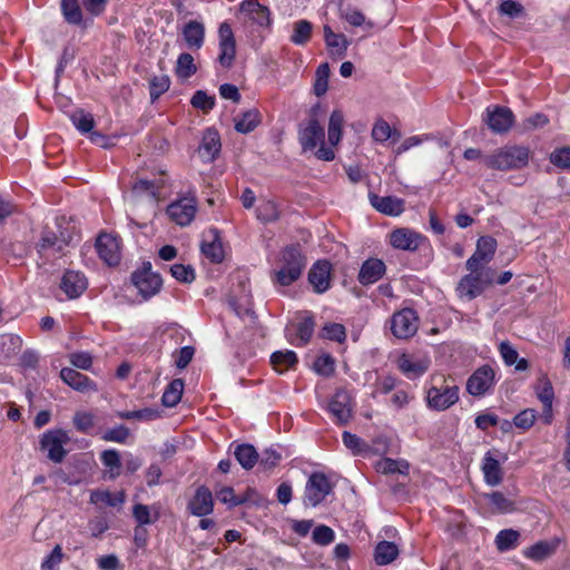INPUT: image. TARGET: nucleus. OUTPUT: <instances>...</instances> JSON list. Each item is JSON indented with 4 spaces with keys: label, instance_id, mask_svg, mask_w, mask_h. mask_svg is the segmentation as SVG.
I'll return each instance as SVG.
<instances>
[{
    "label": "nucleus",
    "instance_id": "obj_1",
    "mask_svg": "<svg viewBox=\"0 0 570 570\" xmlns=\"http://www.w3.org/2000/svg\"><path fill=\"white\" fill-rule=\"evenodd\" d=\"M307 265L301 245L293 244L284 247L276 256L269 278L275 287H287L298 281Z\"/></svg>",
    "mask_w": 570,
    "mask_h": 570
},
{
    "label": "nucleus",
    "instance_id": "obj_2",
    "mask_svg": "<svg viewBox=\"0 0 570 570\" xmlns=\"http://www.w3.org/2000/svg\"><path fill=\"white\" fill-rule=\"evenodd\" d=\"M530 150L528 147L511 145L495 149L484 156L483 163L494 170H515L524 168L529 164Z\"/></svg>",
    "mask_w": 570,
    "mask_h": 570
},
{
    "label": "nucleus",
    "instance_id": "obj_3",
    "mask_svg": "<svg viewBox=\"0 0 570 570\" xmlns=\"http://www.w3.org/2000/svg\"><path fill=\"white\" fill-rule=\"evenodd\" d=\"M325 132L316 118H311L305 126L298 129V141L303 151L315 150L320 144L315 156L325 161H331L335 158V153L331 147L324 145Z\"/></svg>",
    "mask_w": 570,
    "mask_h": 570
},
{
    "label": "nucleus",
    "instance_id": "obj_4",
    "mask_svg": "<svg viewBox=\"0 0 570 570\" xmlns=\"http://www.w3.org/2000/svg\"><path fill=\"white\" fill-rule=\"evenodd\" d=\"M59 234L49 228H45L37 244L38 253L46 259H56L65 254V249L72 245L75 234L68 227L61 229L58 225Z\"/></svg>",
    "mask_w": 570,
    "mask_h": 570
},
{
    "label": "nucleus",
    "instance_id": "obj_5",
    "mask_svg": "<svg viewBox=\"0 0 570 570\" xmlns=\"http://www.w3.org/2000/svg\"><path fill=\"white\" fill-rule=\"evenodd\" d=\"M459 401V386L446 384L443 379L440 386H431L426 392V404L435 411H445Z\"/></svg>",
    "mask_w": 570,
    "mask_h": 570
},
{
    "label": "nucleus",
    "instance_id": "obj_6",
    "mask_svg": "<svg viewBox=\"0 0 570 570\" xmlns=\"http://www.w3.org/2000/svg\"><path fill=\"white\" fill-rule=\"evenodd\" d=\"M70 441L68 433L62 429L49 430L40 439V449L47 452V456L55 463L63 461L67 451L63 446Z\"/></svg>",
    "mask_w": 570,
    "mask_h": 570
},
{
    "label": "nucleus",
    "instance_id": "obj_7",
    "mask_svg": "<svg viewBox=\"0 0 570 570\" xmlns=\"http://www.w3.org/2000/svg\"><path fill=\"white\" fill-rule=\"evenodd\" d=\"M131 282L145 299L156 295L163 285L160 275L151 271L149 262L144 263L140 269L132 273Z\"/></svg>",
    "mask_w": 570,
    "mask_h": 570
},
{
    "label": "nucleus",
    "instance_id": "obj_8",
    "mask_svg": "<svg viewBox=\"0 0 570 570\" xmlns=\"http://www.w3.org/2000/svg\"><path fill=\"white\" fill-rule=\"evenodd\" d=\"M495 384V372L485 364L476 368L466 381V392L475 397L489 393Z\"/></svg>",
    "mask_w": 570,
    "mask_h": 570
},
{
    "label": "nucleus",
    "instance_id": "obj_9",
    "mask_svg": "<svg viewBox=\"0 0 570 570\" xmlns=\"http://www.w3.org/2000/svg\"><path fill=\"white\" fill-rule=\"evenodd\" d=\"M332 485L324 473H313L305 487L304 504L306 507H316L324 501L331 493Z\"/></svg>",
    "mask_w": 570,
    "mask_h": 570
},
{
    "label": "nucleus",
    "instance_id": "obj_10",
    "mask_svg": "<svg viewBox=\"0 0 570 570\" xmlns=\"http://www.w3.org/2000/svg\"><path fill=\"white\" fill-rule=\"evenodd\" d=\"M419 328V317L412 308H403L393 314L391 331L397 338L412 337Z\"/></svg>",
    "mask_w": 570,
    "mask_h": 570
},
{
    "label": "nucleus",
    "instance_id": "obj_11",
    "mask_svg": "<svg viewBox=\"0 0 570 570\" xmlns=\"http://www.w3.org/2000/svg\"><path fill=\"white\" fill-rule=\"evenodd\" d=\"M495 249L497 240L493 237L485 236L479 238L475 252L465 263L466 269L474 272L480 267L487 266L492 261Z\"/></svg>",
    "mask_w": 570,
    "mask_h": 570
},
{
    "label": "nucleus",
    "instance_id": "obj_12",
    "mask_svg": "<svg viewBox=\"0 0 570 570\" xmlns=\"http://www.w3.org/2000/svg\"><path fill=\"white\" fill-rule=\"evenodd\" d=\"M328 411L336 423L346 424L353 413L352 395L345 389H338L328 403Z\"/></svg>",
    "mask_w": 570,
    "mask_h": 570
},
{
    "label": "nucleus",
    "instance_id": "obj_13",
    "mask_svg": "<svg viewBox=\"0 0 570 570\" xmlns=\"http://www.w3.org/2000/svg\"><path fill=\"white\" fill-rule=\"evenodd\" d=\"M425 242V236L410 228H397L390 234L391 246L400 250L415 252Z\"/></svg>",
    "mask_w": 570,
    "mask_h": 570
},
{
    "label": "nucleus",
    "instance_id": "obj_14",
    "mask_svg": "<svg viewBox=\"0 0 570 570\" xmlns=\"http://www.w3.org/2000/svg\"><path fill=\"white\" fill-rule=\"evenodd\" d=\"M196 210V200L191 197L180 198L167 207V214L170 219L180 226L189 225L195 217Z\"/></svg>",
    "mask_w": 570,
    "mask_h": 570
},
{
    "label": "nucleus",
    "instance_id": "obj_15",
    "mask_svg": "<svg viewBox=\"0 0 570 570\" xmlns=\"http://www.w3.org/2000/svg\"><path fill=\"white\" fill-rule=\"evenodd\" d=\"M218 36L220 50L218 61L223 67L229 68L233 65L236 53V42L229 23L223 22L219 26Z\"/></svg>",
    "mask_w": 570,
    "mask_h": 570
},
{
    "label": "nucleus",
    "instance_id": "obj_16",
    "mask_svg": "<svg viewBox=\"0 0 570 570\" xmlns=\"http://www.w3.org/2000/svg\"><path fill=\"white\" fill-rule=\"evenodd\" d=\"M397 368L410 380L422 376L430 367L426 356L403 353L396 361Z\"/></svg>",
    "mask_w": 570,
    "mask_h": 570
},
{
    "label": "nucleus",
    "instance_id": "obj_17",
    "mask_svg": "<svg viewBox=\"0 0 570 570\" xmlns=\"http://www.w3.org/2000/svg\"><path fill=\"white\" fill-rule=\"evenodd\" d=\"M96 249L99 257L109 266H116L120 262V244L117 237L101 234L97 238Z\"/></svg>",
    "mask_w": 570,
    "mask_h": 570
},
{
    "label": "nucleus",
    "instance_id": "obj_18",
    "mask_svg": "<svg viewBox=\"0 0 570 570\" xmlns=\"http://www.w3.org/2000/svg\"><path fill=\"white\" fill-rule=\"evenodd\" d=\"M484 120L493 132L502 134L511 128L514 116L509 108L495 106L493 109H487Z\"/></svg>",
    "mask_w": 570,
    "mask_h": 570
},
{
    "label": "nucleus",
    "instance_id": "obj_19",
    "mask_svg": "<svg viewBox=\"0 0 570 570\" xmlns=\"http://www.w3.org/2000/svg\"><path fill=\"white\" fill-rule=\"evenodd\" d=\"M332 265L328 261H317L308 272V281L318 294L325 293L331 286Z\"/></svg>",
    "mask_w": 570,
    "mask_h": 570
},
{
    "label": "nucleus",
    "instance_id": "obj_20",
    "mask_svg": "<svg viewBox=\"0 0 570 570\" xmlns=\"http://www.w3.org/2000/svg\"><path fill=\"white\" fill-rule=\"evenodd\" d=\"M188 510L193 515L196 517H206L213 512V494L207 487L200 485L197 488L194 497L188 503Z\"/></svg>",
    "mask_w": 570,
    "mask_h": 570
},
{
    "label": "nucleus",
    "instance_id": "obj_21",
    "mask_svg": "<svg viewBox=\"0 0 570 570\" xmlns=\"http://www.w3.org/2000/svg\"><path fill=\"white\" fill-rule=\"evenodd\" d=\"M494 450L488 451L481 464L484 482L490 487H497L503 480V470L500 461L494 456Z\"/></svg>",
    "mask_w": 570,
    "mask_h": 570
},
{
    "label": "nucleus",
    "instance_id": "obj_22",
    "mask_svg": "<svg viewBox=\"0 0 570 570\" xmlns=\"http://www.w3.org/2000/svg\"><path fill=\"white\" fill-rule=\"evenodd\" d=\"M60 377L66 384L78 392L86 393L98 391V387L92 380H90L87 375L76 371L75 368H62L60 371Z\"/></svg>",
    "mask_w": 570,
    "mask_h": 570
},
{
    "label": "nucleus",
    "instance_id": "obj_23",
    "mask_svg": "<svg viewBox=\"0 0 570 570\" xmlns=\"http://www.w3.org/2000/svg\"><path fill=\"white\" fill-rule=\"evenodd\" d=\"M385 272L386 266L383 261L368 258L362 264L357 279L362 285L368 286L380 281Z\"/></svg>",
    "mask_w": 570,
    "mask_h": 570
},
{
    "label": "nucleus",
    "instance_id": "obj_24",
    "mask_svg": "<svg viewBox=\"0 0 570 570\" xmlns=\"http://www.w3.org/2000/svg\"><path fill=\"white\" fill-rule=\"evenodd\" d=\"M87 278L80 272L67 271L60 282V288L68 298L79 297L87 288Z\"/></svg>",
    "mask_w": 570,
    "mask_h": 570
},
{
    "label": "nucleus",
    "instance_id": "obj_25",
    "mask_svg": "<svg viewBox=\"0 0 570 570\" xmlns=\"http://www.w3.org/2000/svg\"><path fill=\"white\" fill-rule=\"evenodd\" d=\"M371 205L380 213L389 216H399L404 212V200L395 196L370 195Z\"/></svg>",
    "mask_w": 570,
    "mask_h": 570
},
{
    "label": "nucleus",
    "instance_id": "obj_26",
    "mask_svg": "<svg viewBox=\"0 0 570 570\" xmlns=\"http://www.w3.org/2000/svg\"><path fill=\"white\" fill-rule=\"evenodd\" d=\"M239 10L254 23L265 27L271 23V12L267 7L256 0H246L240 3Z\"/></svg>",
    "mask_w": 570,
    "mask_h": 570
},
{
    "label": "nucleus",
    "instance_id": "obj_27",
    "mask_svg": "<svg viewBox=\"0 0 570 570\" xmlns=\"http://www.w3.org/2000/svg\"><path fill=\"white\" fill-rule=\"evenodd\" d=\"M220 137L217 130L208 128L202 138L199 153L203 158L213 161L220 151Z\"/></svg>",
    "mask_w": 570,
    "mask_h": 570
},
{
    "label": "nucleus",
    "instance_id": "obj_28",
    "mask_svg": "<svg viewBox=\"0 0 570 570\" xmlns=\"http://www.w3.org/2000/svg\"><path fill=\"white\" fill-rule=\"evenodd\" d=\"M484 291V286L475 273H471L469 275L463 276L458 286L456 292L461 298H466L469 301L475 298Z\"/></svg>",
    "mask_w": 570,
    "mask_h": 570
},
{
    "label": "nucleus",
    "instance_id": "obj_29",
    "mask_svg": "<svg viewBox=\"0 0 570 570\" xmlns=\"http://www.w3.org/2000/svg\"><path fill=\"white\" fill-rule=\"evenodd\" d=\"M210 240L204 239L202 242L200 250L203 255L212 263H220L224 259V248L219 238L217 229H210Z\"/></svg>",
    "mask_w": 570,
    "mask_h": 570
},
{
    "label": "nucleus",
    "instance_id": "obj_30",
    "mask_svg": "<svg viewBox=\"0 0 570 570\" xmlns=\"http://www.w3.org/2000/svg\"><path fill=\"white\" fill-rule=\"evenodd\" d=\"M483 498L489 502L493 513L508 514L517 510L515 501L500 491L485 493L483 494Z\"/></svg>",
    "mask_w": 570,
    "mask_h": 570
},
{
    "label": "nucleus",
    "instance_id": "obj_31",
    "mask_svg": "<svg viewBox=\"0 0 570 570\" xmlns=\"http://www.w3.org/2000/svg\"><path fill=\"white\" fill-rule=\"evenodd\" d=\"M183 36L190 49H199L204 43L205 27L202 22L191 20L185 26Z\"/></svg>",
    "mask_w": 570,
    "mask_h": 570
},
{
    "label": "nucleus",
    "instance_id": "obj_32",
    "mask_svg": "<svg viewBox=\"0 0 570 570\" xmlns=\"http://www.w3.org/2000/svg\"><path fill=\"white\" fill-rule=\"evenodd\" d=\"M235 130L240 134L252 132L262 121V115L258 109H249L235 117Z\"/></svg>",
    "mask_w": 570,
    "mask_h": 570
},
{
    "label": "nucleus",
    "instance_id": "obj_33",
    "mask_svg": "<svg viewBox=\"0 0 570 570\" xmlns=\"http://www.w3.org/2000/svg\"><path fill=\"white\" fill-rule=\"evenodd\" d=\"M399 553V548L394 542L381 541L375 547L374 560L379 566H386L393 562Z\"/></svg>",
    "mask_w": 570,
    "mask_h": 570
},
{
    "label": "nucleus",
    "instance_id": "obj_34",
    "mask_svg": "<svg viewBox=\"0 0 570 570\" xmlns=\"http://www.w3.org/2000/svg\"><path fill=\"white\" fill-rule=\"evenodd\" d=\"M234 455L245 470L253 469L259 459L256 449L252 444L247 443L236 445Z\"/></svg>",
    "mask_w": 570,
    "mask_h": 570
},
{
    "label": "nucleus",
    "instance_id": "obj_35",
    "mask_svg": "<svg viewBox=\"0 0 570 570\" xmlns=\"http://www.w3.org/2000/svg\"><path fill=\"white\" fill-rule=\"evenodd\" d=\"M535 394L538 399L544 406L546 412H549V417L551 416V407L554 400V391L552 383L548 379L547 375H542L538 380V384L535 386Z\"/></svg>",
    "mask_w": 570,
    "mask_h": 570
},
{
    "label": "nucleus",
    "instance_id": "obj_36",
    "mask_svg": "<svg viewBox=\"0 0 570 570\" xmlns=\"http://www.w3.org/2000/svg\"><path fill=\"white\" fill-rule=\"evenodd\" d=\"M100 461L108 469V479L115 480L120 475L121 461L120 454L117 450L108 449L102 451L100 454Z\"/></svg>",
    "mask_w": 570,
    "mask_h": 570
},
{
    "label": "nucleus",
    "instance_id": "obj_37",
    "mask_svg": "<svg viewBox=\"0 0 570 570\" xmlns=\"http://www.w3.org/2000/svg\"><path fill=\"white\" fill-rule=\"evenodd\" d=\"M297 361L296 353L289 350L274 352L271 356V363L278 373L294 367Z\"/></svg>",
    "mask_w": 570,
    "mask_h": 570
},
{
    "label": "nucleus",
    "instance_id": "obj_38",
    "mask_svg": "<svg viewBox=\"0 0 570 570\" xmlns=\"http://www.w3.org/2000/svg\"><path fill=\"white\" fill-rule=\"evenodd\" d=\"M557 544L547 541H539L535 544L527 548L523 556L533 561H542L556 551Z\"/></svg>",
    "mask_w": 570,
    "mask_h": 570
},
{
    "label": "nucleus",
    "instance_id": "obj_39",
    "mask_svg": "<svg viewBox=\"0 0 570 570\" xmlns=\"http://www.w3.org/2000/svg\"><path fill=\"white\" fill-rule=\"evenodd\" d=\"M344 116L341 110H334L328 120L327 138L331 146H336L342 138Z\"/></svg>",
    "mask_w": 570,
    "mask_h": 570
},
{
    "label": "nucleus",
    "instance_id": "obj_40",
    "mask_svg": "<svg viewBox=\"0 0 570 570\" xmlns=\"http://www.w3.org/2000/svg\"><path fill=\"white\" fill-rule=\"evenodd\" d=\"M90 502L94 504L104 503L108 507L121 505L125 502V493L120 491L114 494L108 490H94L90 493Z\"/></svg>",
    "mask_w": 570,
    "mask_h": 570
},
{
    "label": "nucleus",
    "instance_id": "obj_41",
    "mask_svg": "<svg viewBox=\"0 0 570 570\" xmlns=\"http://www.w3.org/2000/svg\"><path fill=\"white\" fill-rule=\"evenodd\" d=\"M61 13L69 24L82 23L83 14L78 0H61Z\"/></svg>",
    "mask_w": 570,
    "mask_h": 570
},
{
    "label": "nucleus",
    "instance_id": "obj_42",
    "mask_svg": "<svg viewBox=\"0 0 570 570\" xmlns=\"http://www.w3.org/2000/svg\"><path fill=\"white\" fill-rule=\"evenodd\" d=\"M184 391V382L180 379L173 380L168 386L166 387L161 402L167 407H173L177 405L181 399Z\"/></svg>",
    "mask_w": 570,
    "mask_h": 570
},
{
    "label": "nucleus",
    "instance_id": "obj_43",
    "mask_svg": "<svg viewBox=\"0 0 570 570\" xmlns=\"http://www.w3.org/2000/svg\"><path fill=\"white\" fill-rule=\"evenodd\" d=\"M520 533L513 529L501 530L495 537V547L500 552L514 549L518 546Z\"/></svg>",
    "mask_w": 570,
    "mask_h": 570
},
{
    "label": "nucleus",
    "instance_id": "obj_44",
    "mask_svg": "<svg viewBox=\"0 0 570 570\" xmlns=\"http://www.w3.org/2000/svg\"><path fill=\"white\" fill-rule=\"evenodd\" d=\"M313 26L307 20H298L294 23L291 41L294 45H305L312 36Z\"/></svg>",
    "mask_w": 570,
    "mask_h": 570
},
{
    "label": "nucleus",
    "instance_id": "obj_45",
    "mask_svg": "<svg viewBox=\"0 0 570 570\" xmlns=\"http://www.w3.org/2000/svg\"><path fill=\"white\" fill-rule=\"evenodd\" d=\"M72 125L82 134L90 132L95 126L94 117L90 112L77 109L70 116Z\"/></svg>",
    "mask_w": 570,
    "mask_h": 570
},
{
    "label": "nucleus",
    "instance_id": "obj_46",
    "mask_svg": "<svg viewBox=\"0 0 570 570\" xmlns=\"http://www.w3.org/2000/svg\"><path fill=\"white\" fill-rule=\"evenodd\" d=\"M21 346L22 340L19 335L8 333L0 336V348L7 358L17 354Z\"/></svg>",
    "mask_w": 570,
    "mask_h": 570
},
{
    "label": "nucleus",
    "instance_id": "obj_47",
    "mask_svg": "<svg viewBox=\"0 0 570 570\" xmlns=\"http://www.w3.org/2000/svg\"><path fill=\"white\" fill-rule=\"evenodd\" d=\"M328 77H330V66L324 62L321 63L316 70V78L314 82V94L317 97H321L326 94L328 89Z\"/></svg>",
    "mask_w": 570,
    "mask_h": 570
},
{
    "label": "nucleus",
    "instance_id": "obj_48",
    "mask_svg": "<svg viewBox=\"0 0 570 570\" xmlns=\"http://www.w3.org/2000/svg\"><path fill=\"white\" fill-rule=\"evenodd\" d=\"M170 86V79L167 75L154 76L149 81V94L151 101L157 100L165 94Z\"/></svg>",
    "mask_w": 570,
    "mask_h": 570
},
{
    "label": "nucleus",
    "instance_id": "obj_49",
    "mask_svg": "<svg viewBox=\"0 0 570 570\" xmlns=\"http://www.w3.org/2000/svg\"><path fill=\"white\" fill-rule=\"evenodd\" d=\"M371 136L375 142L383 144L393 137V129L387 121L383 118H379L373 125Z\"/></svg>",
    "mask_w": 570,
    "mask_h": 570
},
{
    "label": "nucleus",
    "instance_id": "obj_50",
    "mask_svg": "<svg viewBox=\"0 0 570 570\" xmlns=\"http://www.w3.org/2000/svg\"><path fill=\"white\" fill-rule=\"evenodd\" d=\"M256 215L257 218L263 223H272L278 218L279 212L276 203L272 200H265L257 207Z\"/></svg>",
    "mask_w": 570,
    "mask_h": 570
},
{
    "label": "nucleus",
    "instance_id": "obj_51",
    "mask_svg": "<svg viewBox=\"0 0 570 570\" xmlns=\"http://www.w3.org/2000/svg\"><path fill=\"white\" fill-rule=\"evenodd\" d=\"M196 72L194 58L190 53H181L177 59L176 73L180 78H189Z\"/></svg>",
    "mask_w": 570,
    "mask_h": 570
},
{
    "label": "nucleus",
    "instance_id": "obj_52",
    "mask_svg": "<svg viewBox=\"0 0 570 570\" xmlns=\"http://www.w3.org/2000/svg\"><path fill=\"white\" fill-rule=\"evenodd\" d=\"M322 336L330 341L342 343L346 338L344 325L340 323H327L322 328Z\"/></svg>",
    "mask_w": 570,
    "mask_h": 570
},
{
    "label": "nucleus",
    "instance_id": "obj_53",
    "mask_svg": "<svg viewBox=\"0 0 570 570\" xmlns=\"http://www.w3.org/2000/svg\"><path fill=\"white\" fill-rule=\"evenodd\" d=\"M118 416L124 420L151 421L159 417V411L146 407L137 411L119 412Z\"/></svg>",
    "mask_w": 570,
    "mask_h": 570
},
{
    "label": "nucleus",
    "instance_id": "obj_54",
    "mask_svg": "<svg viewBox=\"0 0 570 570\" xmlns=\"http://www.w3.org/2000/svg\"><path fill=\"white\" fill-rule=\"evenodd\" d=\"M314 320L313 317H305L302 322L297 324L296 335L299 340V345H305L309 342L313 332H314Z\"/></svg>",
    "mask_w": 570,
    "mask_h": 570
},
{
    "label": "nucleus",
    "instance_id": "obj_55",
    "mask_svg": "<svg viewBox=\"0 0 570 570\" xmlns=\"http://www.w3.org/2000/svg\"><path fill=\"white\" fill-rule=\"evenodd\" d=\"M170 273L181 283H191L195 279V271L190 265L175 264L170 267Z\"/></svg>",
    "mask_w": 570,
    "mask_h": 570
},
{
    "label": "nucleus",
    "instance_id": "obj_56",
    "mask_svg": "<svg viewBox=\"0 0 570 570\" xmlns=\"http://www.w3.org/2000/svg\"><path fill=\"white\" fill-rule=\"evenodd\" d=\"M216 498L222 503L228 504L229 507H237L246 501L245 498L235 495L234 489L230 487H224L220 490L216 491Z\"/></svg>",
    "mask_w": 570,
    "mask_h": 570
},
{
    "label": "nucleus",
    "instance_id": "obj_57",
    "mask_svg": "<svg viewBox=\"0 0 570 570\" xmlns=\"http://www.w3.org/2000/svg\"><path fill=\"white\" fill-rule=\"evenodd\" d=\"M132 515L139 525L154 523L158 519L157 512L155 513V518H151L149 507L141 503L134 505Z\"/></svg>",
    "mask_w": 570,
    "mask_h": 570
},
{
    "label": "nucleus",
    "instance_id": "obj_58",
    "mask_svg": "<svg viewBox=\"0 0 570 570\" xmlns=\"http://www.w3.org/2000/svg\"><path fill=\"white\" fill-rule=\"evenodd\" d=\"M190 104L194 108H197V109H200V110L207 112L214 108L215 98L208 96L203 90H198L191 97Z\"/></svg>",
    "mask_w": 570,
    "mask_h": 570
},
{
    "label": "nucleus",
    "instance_id": "obj_59",
    "mask_svg": "<svg viewBox=\"0 0 570 570\" xmlns=\"http://www.w3.org/2000/svg\"><path fill=\"white\" fill-rule=\"evenodd\" d=\"M326 46L332 55L344 57L348 47L346 37L342 33H335L334 39H327Z\"/></svg>",
    "mask_w": 570,
    "mask_h": 570
},
{
    "label": "nucleus",
    "instance_id": "obj_60",
    "mask_svg": "<svg viewBox=\"0 0 570 570\" xmlns=\"http://www.w3.org/2000/svg\"><path fill=\"white\" fill-rule=\"evenodd\" d=\"M129 436V429L125 425H118L107 430L101 439L106 442L125 443Z\"/></svg>",
    "mask_w": 570,
    "mask_h": 570
},
{
    "label": "nucleus",
    "instance_id": "obj_61",
    "mask_svg": "<svg viewBox=\"0 0 570 570\" xmlns=\"http://www.w3.org/2000/svg\"><path fill=\"white\" fill-rule=\"evenodd\" d=\"M314 370L324 376L332 375L335 370L334 358L328 354L318 356L314 362Z\"/></svg>",
    "mask_w": 570,
    "mask_h": 570
},
{
    "label": "nucleus",
    "instance_id": "obj_62",
    "mask_svg": "<svg viewBox=\"0 0 570 570\" xmlns=\"http://www.w3.org/2000/svg\"><path fill=\"white\" fill-rule=\"evenodd\" d=\"M72 422L77 431L81 433H88L94 428L95 419L91 413L77 412Z\"/></svg>",
    "mask_w": 570,
    "mask_h": 570
},
{
    "label": "nucleus",
    "instance_id": "obj_63",
    "mask_svg": "<svg viewBox=\"0 0 570 570\" xmlns=\"http://www.w3.org/2000/svg\"><path fill=\"white\" fill-rule=\"evenodd\" d=\"M313 541L320 546H327L334 541V531L327 525H318L313 531Z\"/></svg>",
    "mask_w": 570,
    "mask_h": 570
},
{
    "label": "nucleus",
    "instance_id": "obj_64",
    "mask_svg": "<svg viewBox=\"0 0 570 570\" xmlns=\"http://www.w3.org/2000/svg\"><path fill=\"white\" fill-rule=\"evenodd\" d=\"M62 548L60 544H56L50 554L41 562V570H56V568L62 562Z\"/></svg>",
    "mask_w": 570,
    "mask_h": 570
}]
</instances>
